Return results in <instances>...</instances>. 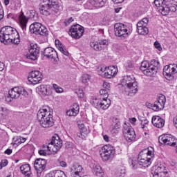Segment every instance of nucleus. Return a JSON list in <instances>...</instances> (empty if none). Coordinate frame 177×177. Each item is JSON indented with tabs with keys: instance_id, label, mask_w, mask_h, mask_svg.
<instances>
[{
	"instance_id": "nucleus-1",
	"label": "nucleus",
	"mask_w": 177,
	"mask_h": 177,
	"mask_svg": "<svg viewBox=\"0 0 177 177\" xmlns=\"http://www.w3.org/2000/svg\"><path fill=\"white\" fill-rule=\"evenodd\" d=\"M37 120L43 128L53 127V118L50 111L43 108L37 113Z\"/></svg>"
},
{
	"instance_id": "nucleus-2",
	"label": "nucleus",
	"mask_w": 177,
	"mask_h": 177,
	"mask_svg": "<svg viewBox=\"0 0 177 177\" xmlns=\"http://www.w3.org/2000/svg\"><path fill=\"white\" fill-rule=\"evenodd\" d=\"M154 157V149L153 147H148L147 149H144L138 154V167H144L146 168L151 164V160Z\"/></svg>"
},
{
	"instance_id": "nucleus-3",
	"label": "nucleus",
	"mask_w": 177,
	"mask_h": 177,
	"mask_svg": "<svg viewBox=\"0 0 177 177\" xmlns=\"http://www.w3.org/2000/svg\"><path fill=\"white\" fill-rule=\"evenodd\" d=\"M15 35H17V30L15 28L4 26L0 30V41L4 45H8L12 42Z\"/></svg>"
},
{
	"instance_id": "nucleus-4",
	"label": "nucleus",
	"mask_w": 177,
	"mask_h": 177,
	"mask_svg": "<svg viewBox=\"0 0 177 177\" xmlns=\"http://www.w3.org/2000/svg\"><path fill=\"white\" fill-rule=\"evenodd\" d=\"M156 8H160V10L163 16H167L169 12H176V7L174 5V0H155L153 1Z\"/></svg>"
},
{
	"instance_id": "nucleus-5",
	"label": "nucleus",
	"mask_w": 177,
	"mask_h": 177,
	"mask_svg": "<svg viewBox=\"0 0 177 177\" xmlns=\"http://www.w3.org/2000/svg\"><path fill=\"white\" fill-rule=\"evenodd\" d=\"M100 154L103 161L113 160L115 156V149L111 145H104L100 151Z\"/></svg>"
},
{
	"instance_id": "nucleus-6",
	"label": "nucleus",
	"mask_w": 177,
	"mask_h": 177,
	"mask_svg": "<svg viewBox=\"0 0 177 177\" xmlns=\"http://www.w3.org/2000/svg\"><path fill=\"white\" fill-rule=\"evenodd\" d=\"M63 146V141L60 139L59 136H53L50 141V143L48 145V149H49L50 153H57L58 150L62 149Z\"/></svg>"
},
{
	"instance_id": "nucleus-7",
	"label": "nucleus",
	"mask_w": 177,
	"mask_h": 177,
	"mask_svg": "<svg viewBox=\"0 0 177 177\" xmlns=\"http://www.w3.org/2000/svg\"><path fill=\"white\" fill-rule=\"evenodd\" d=\"M115 35L120 38H127L128 37V27L121 23L115 24L114 26Z\"/></svg>"
},
{
	"instance_id": "nucleus-8",
	"label": "nucleus",
	"mask_w": 177,
	"mask_h": 177,
	"mask_svg": "<svg viewBox=\"0 0 177 177\" xmlns=\"http://www.w3.org/2000/svg\"><path fill=\"white\" fill-rule=\"evenodd\" d=\"M71 32V37L75 39H80L82 37L84 33L85 32V29L84 27L81 26L80 24L73 25L71 27L69 30Z\"/></svg>"
},
{
	"instance_id": "nucleus-9",
	"label": "nucleus",
	"mask_w": 177,
	"mask_h": 177,
	"mask_svg": "<svg viewBox=\"0 0 177 177\" xmlns=\"http://www.w3.org/2000/svg\"><path fill=\"white\" fill-rule=\"evenodd\" d=\"M10 96L14 99H18L20 97V95L25 97H28V92L24 88V87H14L8 91Z\"/></svg>"
},
{
	"instance_id": "nucleus-10",
	"label": "nucleus",
	"mask_w": 177,
	"mask_h": 177,
	"mask_svg": "<svg viewBox=\"0 0 177 177\" xmlns=\"http://www.w3.org/2000/svg\"><path fill=\"white\" fill-rule=\"evenodd\" d=\"M34 167L37 174V177H40L44 171H45V168H46V160L42 158L36 159Z\"/></svg>"
},
{
	"instance_id": "nucleus-11",
	"label": "nucleus",
	"mask_w": 177,
	"mask_h": 177,
	"mask_svg": "<svg viewBox=\"0 0 177 177\" xmlns=\"http://www.w3.org/2000/svg\"><path fill=\"white\" fill-rule=\"evenodd\" d=\"M42 78V73L39 71H32L28 77L29 82L33 85H37V84L41 83Z\"/></svg>"
},
{
	"instance_id": "nucleus-12",
	"label": "nucleus",
	"mask_w": 177,
	"mask_h": 177,
	"mask_svg": "<svg viewBox=\"0 0 177 177\" xmlns=\"http://www.w3.org/2000/svg\"><path fill=\"white\" fill-rule=\"evenodd\" d=\"M160 66V62L155 59H153L149 63V68L145 71V75L147 77H153L155 74H157L158 70V66Z\"/></svg>"
},
{
	"instance_id": "nucleus-13",
	"label": "nucleus",
	"mask_w": 177,
	"mask_h": 177,
	"mask_svg": "<svg viewBox=\"0 0 177 177\" xmlns=\"http://www.w3.org/2000/svg\"><path fill=\"white\" fill-rule=\"evenodd\" d=\"M101 71L104 73L105 78H114L118 73V68L115 66H110L109 67L102 68Z\"/></svg>"
},
{
	"instance_id": "nucleus-14",
	"label": "nucleus",
	"mask_w": 177,
	"mask_h": 177,
	"mask_svg": "<svg viewBox=\"0 0 177 177\" xmlns=\"http://www.w3.org/2000/svg\"><path fill=\"white\" fill-rule=\"evenodd\" d=\"M123 135L126 139V140L129 142H133L135 138H136V134L135 133V131L131 126H126L123 129Z\"/></svg>"
},
{
	"instance_id": "nucleus-15",
	"label": "nucleus",
	"mask_w": 177,
	"mask_h": 177,
	"mask_svg": "<svg viewBox=\"0 0 177 177\" xmlns=\"http://www.w3.org/2000/svg\"><path fill=\"white\" fill-rule=\"evenodd\" d=\"M44 55L48 59H50L51 60H54V62H57L58 59L57 52L56 50H54L53 48L47 47L44 50Z\"/></svg>"
},
{
	"instance_id": "nucleus-16",
	"label": "nucleus",
	"mask_w": 177,
	"mask_h": 177,
	"mask_svg": "<svg viewBox=\"0 0 177 177\" xmlns=\"http://www.w3.org/2000/svg\"><path fill=\"white\" fill-rule=\"evenodd\" d=\"M38 55H39V48H38V46L36 44H30L29 55H27V59L37 60L38 59Z\"/></svg>"
},
{
	"instance_id": "nucleus-17",
	"label": "nucleus",
	"mask_w": 177,
	"mask_h": 177,
	"mask_svg": "<svg viewBox=\"0 0 177 177\" xmlns=\"http://www.w3.org/2000/svg\"><path fill=\"white\" fill-rule=\"evenodd\" d=\"M36 91L42 96H50L52 95V90L45 84H41L36 88Z\"/></svg>"
},
{
	"instance_id": "nucleus-18",
	"label": "nucleus",
	"mask_w": 177,
	"mask_h": 177,
	"mask_svg": "<svg viewBox=\"0 0 177 177\" xmlns=\"http://www.w3.org/2000/svg\"><path fill=\"white\" fill-rule=\"evenodd\" d=\"M82 171H84V169L81 165L74 163L71 168V176L75 177L77 176L83 175Z\"/></svg>"
},
{
	"instance_id": "nucleus-19",
	"label": "nucleus",
	"mask_w": 177,
	"mask_h": 177,
	"mask_svg": "<svg viewBox=\"0 0 177 177\" xmlns=\"http://www.w3.org/2000/svg\"><path fill=\"white\" fill-rule=\"evenodd\" d=\"M151 122L156 128H162L165 125V120L158 115L153 116Z\"/></svg>"
},
{
	"instance_id": "nucleus-20",
	"label": "nucleus",
	"mask_w": 177,
	"mask_h": 177,
	"mask_svg": "<svg viewBox=\"0 0 177 177\" xmlns=\"http://www.w3.org/2000/svg\"><path fill=\"white\" fill-rule=\"evenodd\" d=\"M167 172L165 171V167L163 165L157 166L153 177H165L167 176Z\"/></svg>"
},
{
	"instance_id": "nucleus-21",
	"label": "nucleus",
	"mask_w": 177,
	"mask_h": 177,
	"mask_svg": "<svg viewBox=\"0 0 177 177\" xmlns=\"http://www.w3.org/2000/svg\"><path fill=\"white\" fill-rule=\"evenodd\" d=\"M163 74L166 78V80H168L169 81H171V80H174L175 78L174 73L172 72V70L171 69V66H165L163 69Z\"/></svg>"
},
{
	"instance_id": "nucleus-22",
	"label": "nucleus",
	"mask_w": 177,
	"mask_h": 177,
	"mask_svg": "<svg viewBox=\"0 0 177 177\" xmlns=\"http://www.w3.org/2000/svg\"><path fill=\"white\" fill-rule=\"evenodd\" d=\"M135 83H136L135 77L131 76H125L122 81V85L124 88H127Z\"/></svg>"
},
{
	"instance_id": "nucleus-23",
	"label": "nucleus",
	"mask_w": 177,
	"mask_h": 177,
	"mask_svg": "<svg viewBox=\"0 0 177 177\" xmlns=\"http://www.w3.org/2000/svg\"><path fill=\"white\" fill-rule=\"evenodd\" d=\"M19 20L21 28L24 31H26L27 28V23H28V19H27V17L24 16V12H21L20 14L19 17Z\"/></svg>"
},
{
	"instance_id": "nucleus-24",
	"label": "nucleus",
	"mask_w": 177,
	"mask_h": 177,
	"mask_svg": "<svg viewBox=\"0 0 177 177\" xmlns=\"http://www.w3.org/2000/svg\"><path fill=\"white\" fill-rule=\"evenodd\" d=\"M142 24H137V32L139 35H147L149 34V28Z\"/></svg>"
},
{
	"instance_id": "nucleus-25",
	"label": "nucleus",
	"mask_w": 177,
	"mask_h": 177,
	"mask_svg": "<svg viewBox=\"0 0 177 177\" xmlns=\"http://www.w3.org/2000/svg\"><path fill=\"white\" fill-rule=\"evenodd\" d=\"M88 2L95 8H103L107 0H88Z\"/></svg>"
},
{
	"instance_id": "nucleus-26",
	"label": "nucleus",
	"mask_w": 177,
	"mask_h": 177,
	"mask_svg": "<svg viewBox=\"0 0 177 177\" xmlns=\"http://www.w3.org/2000/svg\"><path fill=\"white\" fill-rule=\"evenodd\" d=\"M45 177H67L62 170H55L48 173Z\"/></svg>"
},
{
	"instance_id": "nucleus-27",
	"label": "nucleus",
	"mask_w": 177,
	"mask_h": 177,
	"mask_svg": "<svg viewBox=\"0 0 177 177\" xmlns=\"http://www.w3.org/2000/svg\"><path fill=\"white\" fill-rule=\"evenodd\" d=\"M129 92V95H136L138 93V82L133 83L130 86L125 88Z\"/></svg>"
},
{
	"instance_id": "nucleus-28",
	"label": "nucleus",
	"mask_w": 177,
	"mask_h": 177,
	"mask_svg": "<svg viewBox=\"0 0 177 177\" xmlns=\"http://www.w3.org/2000/svg\"><path fill=\"white\" fill-rule=\"evenodd\" d=\"M55 46H57V49L60 52L63 53V55H65V56H68V51L64 48V46L60 42L59 40H55Z\"/></svg>"
},
{
	"instance_id": "nucleus-29",
	"label": "nucleus",
	"mask_w": 177,
	"mask_h": 177,
	"mask_svg": "<svg viewBox=\"0 0 177 177\" xmlns=\"http://www.w3.org/2000/svg\"><path fill=\"white\" fill-rule=\"evenodd\" d=\"M41 23L35 22L32 24L30 26V31L32 32L33 34H38L39 31V28H41Z\"/></svg>"
},
{
	"instance_id": "nucleus-30",
	"label": "nucleus",
	"mask_w": 177,
	"mask_h": 177,
	"mask_svg": "<svg viewBox=\"0 0 177 177\" xmlns=\"http://www.w3.org/2000/svg\"><path fill=\"white\" fill-rule=\"evenodd\" d=\"M111 104V101L110 99H102L100 104L99 109H102V110H107L109 107H110V104Z\"/></svg>"
},
{
	"instance_id": "nucleus-31",
	"label": "nucleus",
	"mask_w": 177,
	"mask_h": 177,
	"mask_svg": "<svg viewBox=\"0 0 177 177\" xmlns=\"http://www.w3.org/2000/svg\"><path fill=\"white\" fill-rule=\"evenodd\" d=\"M90 46L94 50H96V52H100L102 49H104V47L100 46L99 42L97 41H91L90 43Z\"/></svg>"
},
{
	"instance_id": "nucleus-32",
	"label": "nucleus",
	"mask_w": 177,
	"mask_h": 177,
	"mask_svg": "<svg viewBox=\"0 0 177 177\" xmlns=\"http://www.w3.org/2000/svg\"><path fill=\"white\" fill-rule=\"evenodd\" d=\"M164 107H165V105L161 104V102H159L158 101H155L152 106V110L154 111H160V110H162Z\"/></svg>"
},
{
	"instance_id": "nucleus-33",
	"label": "nucleus",
	"mask_w": 177,
	"mask_h": 177,
	"mask_svg": "<svg viewBox=\"0 0 177 177\" xmlns=\"http://www.w3.org/2000/svg\"><path fill=\"white\" fill-rule=\"evenodd\" d=\"M20 171L24 174V175L29 174L31 172V167L30 165L25 164L20 167Z\"/></svg>"
},
{
	"instance_id": "nucleus-34",
	"label": "nucleus",
	"mask_w": 177,
	"mask_h": 177,
	"mask_svg": "<svg viewBox=\"0 0 177 177\" xmlns=\"http://www.w3.org/2000/svg\"><path fill=\"white\" fill-rule=\"evenodd\" d=\"M120 128H121V124L120 122H117L114 126L112 127V129H111V133H112V135H117V133L120 132Z\"/></svg>"
},
{
	"instance_id": "nucleus-35",
	"label": "nucleus",
	"mask_w": 177,
	"mask_h": 177,
	"mask_svg": "<svg viewBox=\"0 0 177 177\" xmlns=\"http://www.w3.org/2000/svg\"><path fill=\"white\" fill-rule=\"evenodd\" d=\"M9 113H10L9 109L6 108H1V111H0V119L6 120V117L9 115Z\"/></svg>"
},
{
	"instance_id": "nucleus-36",
	"label": "nucleus",
	"mask_w": 177,
	"mask_h": 177,
	"mask_svg": "<svg viewBox=\"0 0 177 177\" xmlns=\"http://www.w3.org/2000/svg\"><path fill=\"white\" fill-rule=\"evenodd\" d=\"M93 172L97 176H103V175H104V172H103V169H102V167L100 165L94 167Z\"/></svg>"
},
{
	"instance_id": "nucleus-37",
	"label": "nucleus",
	"mask_w": 177,
	"mask_h": 177,
	"mask_svg": "<svg viewBox=\"0 0 177 177\" xmlns=\"http://www.w3.org/2000/svg\"><path fill=\"white\" fill-rule=\"evenodd\" d=\"M150 68V63L147 61H143L141 63L140 70L142 71L143 74H145V71H147Z\"/></svg>"
},
{
	"instance_id": "nucleus-38",
	"label": "nucleus",
	"mask_w": 177,
	"mask_h": 177,
	"mask_svg": "<svg viewBox=\"0 0 177 177\" xmlns=\"http://www.w3.org/2000/svg\"><path fill=\"white\" fill-rule=\"evenodd\" d=\"M125 68L127 71H131V70H133L135 68V63L132 60L127 61L125 64Z\"/></svg>"
},
{
	"instance_id": "nucleus-39",
	"label": "nucleus",
	"mask_w": 177,
	"mask_h": 177,
	"mask_svg": "<svg viewBox=\"0 0 177 177\" xmlns=\"http://www.w3.org/2000/svg\"><path fill=\"white\" fill-rule=\"evenodd\" d=\"M37 35L43 36L48 35V29L46 27L41 24L39 28V30L37 32Z\"/></svg>"
},
{
	"instance_id": "nucleus-40",
	"label": "nucleus",
	"mask_w": 177,
	"mask_h": 177,
	"mask_svg": "<svg viewBox=\"0 0 177 177\" xmlns=\"http://www.w3.org/2000/svg\"><path fill=\"white\" fill-rule=\"evenodd\" d=\"M42 149H43L39 150V154L40 156H46L47 153H50V152L49 151V148H48V145H44L42 146Z\"/></svg>"
},
{
	"instance_id": "nucleus-41",
	"label": "nucleus",
	"mask_w": 177,
	"mask_h": 177,
	"mask_svg": "<svg viewBox=\"0 0 177 177\" xmlns=\"http://www.w3.org/2000/svg\"><path fill=\"white\" fill-rule=\"evenodd\" d=\"M109 93H110V91L109 90L101 89L100 91V95L102 96V98L104 100L108 99Z\"/></svg>"
},
{
	"instance_id": "nucleus-42",
	"label": "nucleus",
	"mask_w": 177,
	"mask_h": 177,
	"mask_svg": "<svg viewBox=\"0 0 177 177\" xmlns=\"http://www.w3.org/2000/svg\"><path fill=\"white\" fill-rule=\"evenodd\" d=\"M78 113H80V111L71 109L67 111L66 115H69V117H75L76 115H77Z\"/></svg>"
},
{
	"instance_id": "nucleus-43",
	"label": "nucleus",
	"mask_w": 177,
	"mask_h": 177,
	"mask_svg": "<svg viewBox=\"0 0 177 177\" xmlns=\"http://www.w3.org/2000/svg\"><path fill=\"white\" fill-rule=\"evenodd\" d=\"M91 81V75L88 74H84L82 76V82L88 85V82Z\"/></svg>"
},
{
	"instance_id": "nucleus-44",
	"label": "nucleus",
	"mask_w": 177,
	"mask_h": 177,
	"mask_svg": "<svg viewBox=\"0 0 177 177\" xmlns=\"http://www.w3.org/2000/svg\"><path fill=\"white\" fill-rule=\"evenodd\" d=\"M156 101H158L159 103H161L162 104L165 106V102H167V99L165 98V95L162 94H160L158 96V99Z\"/></svg>"
},
{
	"instance_id": "nucleus-45",
	"label": "nucleus",
	"mask_w": 177,
	"mask_h": 177,
	"mask_svg": "<svg viewBox=\"0 0 177 177\" xmlns=\"http://www.w3.org/2000/svg\"><path fill=\"white\" fill-rule=\"evenodd\" d=\"M40 13L44 16H49V15H50L49 9H46L44 6H42L41 8H40Z\"/></svg>"
},
{
	"instance_id": "nucleus-46",
	"label": "nucleus",
	"mask_w": 177,
	"mask_h": 177,
	"mask_svg": "<svg viewBox=\"0 0 177 177\" xmlns=\"http://www.w3.org/2000/svg\"><path fill=\"white\" fill-rule=\"evenodd\" d=\"M116 177H124L125 176V169H119L115 171Z\"/></svg>"
},
{
	"instance_id": "nucleus-47",
	"label": "nucleus",
	"mask_w": 177,
	"mask_h": 177,
	"mask_svg": "<svg viewBox=\"0 0 177 177\" xmlns=\"http://www.w3.org/2000/svg\"><path fill=\"white\" fill-rule=\"evenodd\" d=\"M102 100H99L97 98H94L92 100V104L93 106H94V107H95L96 109H99V107L100 106V103H101Z\"/></svg>"
},
{
	"instance_id": "nucleus-48",
	"label": "nucleus",
	"mask_w": 177,
	"mask_h": 177,
	"mask_svg": "<svg viewBox=\"0 0 177 177\" xmlns=\"http://www.w3.org/2000/svg\"><path fill=\"white\" fill-rule=\"evenodd\" d=\"M11 43L14 44L15 45H19V44H20V36L19 35V33H17V35L14 36Z\"/></svg>"
},
{
	"instance_id": "nucleus-49",
	"label": "nucleus",
	"mask_w": 177,
	"mask_h": 177,
	"mask_svg": "<svg viewBox=\"0 0 177 177\" xmlns=\"http://www.w3.org/2000/svg\"><path fill=\"white\" fill-rule=\"evenodd\" d=\"M53 88L55 89L57 93H63V88L57 86V84H53Z\"/></svg>"
},
{
	"instance_id": "nucleus-50",
	"label": "nucleus",
	"mask_w": 177,
	"mask_h": 177,
	"mask_svg": "<svg viewBox=\"0 0 177 177\" xmlns=\"http://www.w3.org/2000/svg\"><path fill=\"white\" fill-rule=\"evenodd\" d=\"M138 24H141V26H145L147 27V24H149V19L144 18L142 19V21H140Z\"/></svg>"
},
{
	"instance_id": "nucleus-51",
	"label": "nucleus",
	"mask_w": 177,
	"mask_h": 177,
	"mask_svg": "<svg viewBox=\"0 0 177 177\" xmlns=\"http://www.w3.org/2000/svg\"><path fill=\"white\" fill-rule=\"evenodd\" d=\"M77 95H78V97L80 99H82L84 96H85V93H84V89L79 88V90L76 92Z\"/></svg>"
},
{
	"instance_id": "nucleus-52",
	"label": "nucleus",
	"mask_w": 177,
	"mask_h": 177,
	"mask_svg": "<svg viewBox=\"0 0 177 177\" xmlns=\"http://www.w3.org/2000/svg\"><path fill=\"white\" fill-rule=\"evenodd\" d=\"M98 44H100V46L104 48V46H107V45H109V41L106 39H102L100 40Z\"/></svg>"
},
{
	"instance_id": "nucleus-53",
	"label": "nucleus",
	"mask_w": 177,
	"mask_h": 177,
	"mask_svg": "<svg viewBox=\"0 0 177 177\" xmlns=\"http://www.w3.org/2000/svg\"><path fill=\"white\" fill-rule=\"evenodd\" d=\"M103 88H104V89L110 91V89H111V87L110 86V83H109L107 82H104Z\"/></svg>"
},
{
	"instance_id": "nucleus-54",
	"label": "nucleus",
	"mask_w": 177,
	"mask_h": 177,
	"mask_svg": "<svg viewBox=\"0 0 177 177\" xmlns=\"http://www.w3.org/2000/svg\"><path fill=\"white\" fill-rule=\"evenodd\" d=\"M6 165H8V160L6 159L2 160L0 163V169H2L3 167H6Z\"/></svg>"
},
{
	"instance_id": "nucleus-55",
	"label": "nucleus",
	"mask_w": 177,
	"mask_h": 177,
	"mask_svg": "<svg viewBox=\"0 0 177 177\" xmlns=\"http://www.w3.org/2000/svg\"><path fill=\"white\" fill-rule=\"evenodd\" d=\"M172 73L175 75L177 73V65L170 66Z\"/></svg>"
},
{
	"instance_id": "nucleus-56",
	"label": "nucleus",
	"mask_w": 177,
	"mask_h": 177,
	"mask_svg": "<svg viewBox=\"0 0 177 177\" xmlns=\"http://www.w3.org/2000/svg\"><path fill=\"white\" fill-rule=\"evenodd\" d=\"M72 109L73 110H76L77 111H80V105L77 103L73 104Z\"/></svg>"
},
{
	"instance_id": "nucleus-57",
	"label": "nucleus",
	"mask_w": 177,
	"mask_h": 177,
	"mask_svg": "<svg viewBox=\"0 0 177 177\" xmlns=\"http://www.w3.org/2000/svg\"><path fill=\"white\" fill-rule=\"evenodd\" d=\"M13 99H15V98L12 97V96H10V95H9V92H8V95L6 97V102H10L13 100Z\"/></svg>"
},
{
	"instance_id": "nucleus-58",
	"label": "nucleus",
	"mask_w": 177,
	"mask_h": 177,
	"mask_svg": "<svg viewBox=\"0 0 177 177\" xmlns=\"http://www.w3.org/2000/svg\"><path fill=\"white\" fill-rule=\"evenodd\" d=\"M52 7L57 10H59V4L55 1L52 3Z\"/></svg>"
},
{
	"instance_id": "nucleus-59",
	"label": "nucleus",
	"mask_w": 177,
	"mask_h": 177,
	"mask_svg": "<svg viewBox=\"0 0 177 177\" xmlns=\"http://www.w3.org/2000/svg\"><path fill=\"white\" fill-rule=\"evenodd\" d=\"M73 21H74V19H73V17H71L65 21V24L68 26V24H70V23H73Z\"/></svg>"
},
{
	"instance_id": "nucleus-60",
	"label": "nucleus",
	"mask_w": 177,
	"mask_h": 177,
	"mask_svg": "<svg viewBox=\"0 0 177 177\" xmlns=\"http://www.w3.org/2000/svg\"><path fill=\"white\" fill-rule=\"evenodd\" d=\"M60 167H63L64 168H66L67 167V163L64 161L59 162Z\"/></svg>"
},
{
	"instance_id": "nucleus-61",
	"label": "nucleus",
	"mask_w": 177,
	"mask_h": 177,
	"mask_svg": "<svg viewBox=\"0 0 177 177\" xmlns=\"http://www.w3.org/2000/svg\"><path fill=\"white\" fill-rule=\"evenodd\" d=\"M129 121H130L131 124H133V125H135V124H136V119L135 118H130Z\"/></svg>"
},
{
	"instance_id": "nucleus-62",
	"label": "nucleus",
	"mask_w": 177,
	"mask_h": 177,
	"mask_svg": "<svg viewBox=\"0 0 177 177\" xmlns=\"http://www.w3.org/2000/svg\"><path fill=\"white\" fill-rule=\"evenodd\" d=\"M12 150L10 149H7L6 151H5V154H8V155H10V154H12Z\"/></svg>"
},
{
	"instance_id": "nucleus-63",
	"label": "nucleus",
	"mask_w": 177,
	"mask_h": 177,
	"mask_svg": "<svg viewBox=\"0 0 177 177\" xmlns=\"http://www.w3.org/2000/svg\"><path fill=\"white\" fill-rule=\"evenodd\" d=\"M173 122H174V124L175 125L176 128H177V115L174 118Z\"/></svg>"
},
{
	"instance_id": "nucleus-64",
	"label": "nucleus",
	"mask_w": 177,
	"mask_h": 177,
	"mask_svg": "<svg viewBox=\"0 0 177 177\" xmlns=\"http://www.w3.org/2000/svg\"><path fill=\"white\" fill-rule=\"evenodd\" d=\"M103 138H104V140H105V142H109V136H107V135H104V136H103Z\"/></svg>"
}]
</instances>
